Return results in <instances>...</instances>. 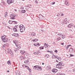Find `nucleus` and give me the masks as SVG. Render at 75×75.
I'll use <instances>...</instances> for the list:
<instances>
[{"mask_svg":"<svg viewBox=\"0 0 75 75\" xmlns=\"http://www.w3.org/2000/svg\"><path fill=\"white\" fill-rule=\"evenodd\" d=\"M32 41H33V42H35V39L33 40Z\"/></svg>","mask_w":75,"mask_h":75,"instance_id":"obj_58","label":"nucleus"},{"mask_svg":"<svg viewBox=\"0 0 75 75\" xmlns=\"http://www.w3.org/2000/svg\"><path fill=\"white\" fill-rule=\"evenodd\" d=\"M69 52L70 53H73V51H74V49L71 47H70L69 49Z\"/></svg>","mask_w":75,"mask_h":75,"instance_id":"obj_17","label":"nucleus"},{"mask_svg":"<svg viewBox=\"0 0 75 75\" xmlns=\"http://www.w3.org/2000/svg\"><path fill=\"white\" fill-rule=\"evenodd\" d=\"M14 50L15 51H18V49L16 48V49H15Z\"/></svg>","mask_w":75,"mask_h":75,"instance_id":"obj_49","label":"nucleus"},{"mask_svg":"<svg viewBox=\"0 0 75 75\" xmlns=\"http://www.w3.org/2000/svg\"><path fill=\"white\" fill-rule=\"evenodd\" d=\"M57 41H59V40H61V38H57Z\"/></svg>","mask_w":75,"mask_h":75,"instance_id":"obj_44","label":"nucleus"},{"mask_svg":"<svg viewBox=\"0 0 75 75\" xmlns=\"http://www.w3.org/2000/svg\"><path fill=\"white\" fill-rule=\"evenodd\" d=\"M65 65L62 62H60L58 64H57L56 65V68H57L59 69H62V68L61 66H64Z\"/></svg>","mask_w":75,"mask_h":75,"instance_id":"obj_1","label":"nucleus"},{"mask_svg":"<svg viewBox=\"0 0 75 75\" xmlns=\"http://www.w3.org/2000/svg\"><path fill=\"white\" fill-rule=\"evenodd\" d=\"M58 58V56H55V55H53L52 56V58L53 59H55Z\"/></svg>","mask_w":75,"mask_h":75,"instance_id":"obj_22","label":"nucleus"},{"mask_svg":"<svg viewBox=\"0 0 75 75\" xmlns=\"http://www.w3.org/2000/svg\"><path fill=\"white\" fill-rule=\"evenodd\" d=\"M22 67L23 68H26L28 69V70L30 72H31V69L29 68V67H28V66H25V64H23L22 65Z\"/></svg>","mask_w":75,"mask_h":75,"instance_id":"obj_4","label":"nucleus"},{"mask_svg":"<svg viewBox=\"0 0 75 75\" xmlns=\"http://www.w3.org/2000/svg\"><path fill=\"white\" fill-rule=\"evenodd\" d=\"M39 19H42V17H44V16L42 15L41 14H40L39 15Z\"/></svg>","mask_w":75,"mask_h":75,"instance_id":"obj_25","label":"nucleus"},{"mask_svg":"<svg viewBox=\"0 0 75 75\" xmlns=\"http://www.w3.org/2000/svg\"><path fill=\"white\" fill-rule=\"evenodd\" d=\"M16 16V15L14 14H12L11 16L10 19L12 20H14L15 19V17Z\"/></svg>","mask_w":75,"mask_h":75,"instance_id":"obj_8","label":"nucleus"},{"mask_svg":"<svg viewBox=\"0 0 75 75\" xmlns=\"http://www.w3.org/2000/svg\"><path fill=\"white\" fill-rule=\"evenodd\" d=\"M54 52H55L56 53H57L58 52V50H55L54 51Z\"/></svg>","mask_w":75,"mask_h":75,"instance_id":"obj_54","label":"nucleus"},{"mask_svg":"<svg viewBox=\"0 0 75 75\" xmlns=\"http://www.w3.org/2000/svg\"><path fill=\"white\" fill-rule=\"evenodd\" d=\"M7 27H8V28H9V29H10V27H9L8 26H7Z\"/></svg>","mask_w":75,"mask_h":75,"instance_id":"obj_63","label":"nucleus"},{"mask_svg":"<svg viewBox=\"0 0 75 75\" xmlns=\"http://www.w3.org/2000/svg\"><path fill=\"white\" fill-rule=\"evenodd\" d=\"M7 63L8 64V65H11V62H10V61H8L7 62Z\"/></svg>","mask_w":75,"mask_h":75,"instance_id":"obj_33","label":"nucleus"},{"mask_svg":"<svg viewBox=\"0 0 75 75\" xmlns=\"http://www.w3.org/2000/svg\"><path fill=\"white\" fill-rule=\"evenodd\" d=\"M61 45H63L64 44V43H61Z\"/></svg>","mask_w":75,"mask_h":75,"instance_id":"obj_59","label":"nucleus"},{"mask_svg":"<svg viewBox=\"0 0 75 75\" xmlns=\"http://www.w3.org/2000/svg\"><path fill=\"white\" fill-rule=\"evenodd\" d=\"M12 35L14 37H18L19 36V34L17 33H14Z\"/></svg>","mask_w":75,"mask_h":75,"instance_id":"obj_13","label":"nucleus"},{"mask_svg":"<svg viewBox=\"0 0 75 75\" xmlns=\"http://www.w3.org/2000/svg\"><path fill=\"white\" fill-rule=\"evenodd\" d=\"M66 37V36H65V35H64V34H62V38H63V39H64Z\"/></svg>","mask_w":75,"mask_h":75,"instance_id":"obj_28","label":"nucleus"},{"mask_svg":"<svg viewBox=\"0 0 75 75\" xmlns=\"http://www.w3.org/2000/svg\"><path fill=\"white\" fill-rule=\"evenodd\" d=\"M73 71L74 72H75V69H73Z\"/></svg>","mask_w":75,"mask_h":75,"instance_id":"obj_56","label":"nucleus"},{"mask_svg":"<svg viewBox=\"0 0 75 75\" xmlns=\"http://www.w3.org/2000/svg\"><path fill=\"white\" fill-rule=\"evenodd\" d=\"M62 75H65V74H62Z\"/></svg>","mask_w":75,"mask_h":75,"instance_id":"obj_64","label":"nucleus"},{"mask_svg":"<svg viewBox=\"0 0 75 75\" xmlns=\"http://www.w3.org/2000/svg\"><path fill=\"white\" fill-rule=\"evenodd\" d=\"M18 25H15V27L13 28V31H14L15 32L17 31V28H18Z\"/></svg>","mask_w":75,"mask_h":75,"instance_id":"obj_7","label":"nucleus"},{"mask_svg":"<svg viewBox=\"0 0 75 75\" xmlns=\"http://www.w3.org/2000/svg\"><path fill=\"white\" fill-rule=\"evenodd\" d=\"M57 75H62V74L61 73H58L57 74Z\"/></svg>","mask_w":75,"mask_h":75,"instance_id":"obj_43","label":"nucleus"},{"mask_svg":"<svg viewBox=\"0 0 75 75\" xmlns=\"http://www.w3.org/2000/svg\"><path fill=\"white\" fill-rule=\"evenodd\" d=\"M70 46H71V45H68L67 46V47H66V50H68V48H69V47H70Z\"/></svg>","mask_w":75,"mask_h":75,"instance_id":"obj_35","label":"nucleus"},{"mask_svg":"<svg viewBox=\"0 0 75 75\" xmlns=\"http://www.w3.org/2000/svg\"><path fill=\"white\" fill-rule=\"evenodd\" d=\"M33 54L35 55H38L39 53L37 52H36L33 53Z\"/></svg>","mask_w":75,"mask_h":75,"instance_id":"obj_37","label":"nucleus"},{"mask_svg":"<svg viewBox=\"0 0 75 75\" xmlns=\"http://www.w3.org/2000/svg\"><path fill=\"white\" fill-rule=\"evenodd\" d=\"M7 71V72H10L8 70V71Z\"/></svg>","mask_w":75,"mask_h":75,"instance_id":"obj_62","label":"nucleus"},{"mask_svg":"<svg viewBox=\"0 0 75 75\" xmlns=\"http://www.w3.org/2000/svg\"><path fill=\"white\" fill-rule=\"evenodd\" d=\"M58 35H62V33H59L57 34Z\"/></svg>","mask_w":75,"mask_h":75,"instance_id":"obj_55","label":"nucleus"},{"mask_svg":"<svg viewBox=\"0 0 75 75\" xmlns=\"http://www.w3.org/2000/svg\"><path fill=\"white\" fill-rule=\"evenodd\" d=\"M21 9H24V7L23 6H21L20 7Z\"/></svg>","mask_w":75,"mask_h":75,"instance_id":"obj_47","label":"nucleus"},{"mask_svg":"<svg viewBox=\"0 0 75 75\" xmlns=\"http://www.w3.org/2000/svg\"><path fill=\"white\" fill-rule=\"evenodd\" d=\"M16 47H17L19 49H20L21 48V46H20V45L21 44H16Z\"/></svg>","mask_w":75,"mask_h":75,"instance_id":"obj_18","label":"nucleus"},{"mask_svg":"<svg viewBox=\"0 0 75 75\" xmlns=\"http://www.w3.org/2000/svg\"><path fill=\"white\" fill-rule=\"evenodd\" d=\"M68 19L67 18H65L64 20V21L65 23H67L68 22V21H67Z\"/></svg>","mask_w":75,"mask_h":75,"instance_id":"obj_32","label":"nucleus"},{"mask_svg":"<svg viewBox=\"0 0 75 75\" xmlns=\"http://www.w3.org/2000/svg\"><path fill=\"white\" fill-rule=\"evenodd\" d=\"M55 2H52L51 3V4L52 5H53V4H55Z\"/></svg>","mask_w":75,"mask_h":75,"instance_id":"obj_48","label":"nucleus"},{"mask_svg":"<svg viewBox=\"0 0 75 75\" xmlns=\"http://www.w3.org/2000/svg\"><path fill=\"white\" fill-rule=\"evenodd\" d=\"M20 59H21V60H22V59H23V56H21L20 57Z\"/></svg>","mask_w":75,"mask_h":75,"instance_id":"obj_40","label":"nucleus"},{"mask_svg":"<svg viewBox=\"0 0 75 75\" xmlns=\"http://www.w3.org/2000/svg\"><path fill=\"white\" fill-rule=\"evenodd\" d=\"M23 59H25V56H23Z\"/></svg>","mask_w":75,"mask_h":75,"instance_id":"obj_53","label":"nucleus"},{"mask_svg":"<svg viewBox=\"0 0 75 75\" xmlns=\"http://www.w3.org/2000/svg\"><path fill=\"white\" fill-rule=\"evenodd\" d=\"M33 69L36 70V71H41V70H42V67L40 66H34Z\"/></svg>","mask_w":75,"mask_h":75,"instance_id":"obj_3","label":"nucleus"},{"mask_svg":"<svg viewBox=\"0 0 75 75\" xmlns=\"http://www.w3.org/2000/svg\"><path fill=\"white\" fill-rule=\"evenodd\" d=\"M70 57H74V55L71 54H70Z\"/></svg>","mask_w":75,"mask_h":75,"instance_id":"obj_52","label":"nucleus"},{"mask_svg":"<svg viewBox=\"0 0 75 75\" xmlns=\"http://www.w3.org/2000/svg\"><path fill=\"white\" fill-rule=\"evenodd\" d=\"M19 28L20 29L24 28V26L22 24L21 25L19 26Z\"/></svg>","mask_w":75,"mask_h":75,"instance_id":"obj_27","label":"nucleus"},{"mask_svg":"<svg viewBox=\"0 0 75 75\" xmlns=\"http://www.w3.org/2000/svg\"><path fill=\"white\" fill-rule=\"evenodd\" d=\"M35 3L36 4H37L38 3V1H37V0H36L35 1Z\"/></svg>","mask_w":75,"mask_h":75,"instance_id":"obj_50","label":"nucleus"},{"mask_svg":"<svg viewBox=\"0 0 75 75\" xmlns=\"http://www.w3.org/2000/svg\"><path fill=\"white\" fill-rule=\"evenodd\" d=\"M64 24H67V23H65L64 22H62V25H64Z\"/></svg>","mask_w":75,"mask_h":75,"instance_id":"obj_45","label":"nucleus"},{"mask_svg":"<svg viewBox=\"0 0 75 75\" xmlns=\"http://www.w3.org/2000/svg\"><path fill=\"white\" fill-rule=\"evenodd\" d=\"M64 16V14L62 13H61L60 14H59V13H58L57 15V16Z\"/></svg>","mask_w":75,"mask_h":75,"instance_id":"obj_23","label":"nucleus"},{"mask_svg":"<svg viewBox=\"0 0 75 75\" xmlns=\"http://www.w3.org/2000/svg\"><path fill=\"white\" fill-rule=\"evenodd\" d=\"M50 54H52V52H51V51H50Z\"/></svg>","mask_w":75,"mask_h":75,"instance_id":"obj_61","label":"nucleus"},{"mask_svg":"<svg viewBox=\"0 0 75 75\" xmlns=\"http://www.w3.org/2000/svg\"><path fill=\"white\" fill-rule=\"evenodd\" d=\"M52 72H57L58 71V70L55 69H53L52 70Z\"/></svg>","mask_w":75,"mask_h":75,"instance_id":"obj_20","label":"nucleus"},{"mask_svg":"<svg viewBox=\"0 0 75 75\" xmlns=\"http://www.w3.org/2000/svg\"><path fill=\"white\" fill-rule=\"evenodd\" d=\"M25 31V28L20 29V31L21 33H23Z\"/></svg>","mask_w":75,"mask_h":75,"instance_id":"obj_21","label":"nucleus"},{"mask_svg":"<svg viewBox=\"0 0 75 75\" xmlns=\"http://www.w3.org/2000/svg\"><path fill=\"white\" fill-rule=\"evenodd\" d=\"M9 54H10L11 55H12V56H13V55H14L13 52L11 51V52L9 53Z\"/></svg>","mask_w":75,"mask_h":75,"instance_id":"obj_39","label":"nucleus"},{"mask_svg":"<svg viewBox=\"0 0 75 75\" xmlns=\"http://www.w3.org/2000/svg\"><path fill=\"white\" fill-rule=\"evenodd\" d=\"M35 42H37V41H38V40L37 39H35Z\"/></svg>","mask_w":75,"mask_h":75,"instance_id":"obj_51","label":"nucleus"},{"mask_svg":"<svg viewBox=\"0 0 75 75\" xmlns=\"http://www.w3.org/2000/svg\"><path fill=\"white\" fill-rule=\"evenodd\" d=\"M11 50L10 49H6L5 50V52L6 54H9L10 52H11Z\"/></svg>","mask_w":75,"mask_h":75,"instance_id":"obj_6","label":"nucleus"},{"mask_svg":"<svg viewBox=\"0 0 75 75\" xmlns=\"http://www.w3.org/2000/svg\"><path fill=\"white\" fill-rule=\"evenodd\" d=\"M8 14V13H7V12H6L5 13V17H7V16H8V15H7Z\"/></svg>","mask_w":75,"mask_h":75,"instance_id":"obj_36","label":"nucleus"},{"mask_svg":"<svg viewBox=\"0 0 75 75\" xmlns=\"http://www.w3.org/2000/svg\"><path fill=\"white\" fill-rule=\"evenodd\" d=\"M9 46V45L8 43H6V44H4L3 46V47H8Z\"/></svg>","mask_w":75,"mask_h":75,"instance_id":"obj_24","label":"nucleus"},{"mask_svg":"<svg viewBox=\"0 0 75 75\" xmlns=\"http://www.w3.org/2000/svg\"><path fill=\"white\" fill-rule=\"evenodd\" d=\"M13 42L15 44H18V42L17 40H14L13 41Z\"/></svg>","mask_w":75,"mask_h":75,"instance_id":"obj_26","label":"nucleus"},{"mask_svg":"<svg viewBox=\"0 0 75 75\" xmlns=\"http://www.w3.org/2000/svg\"><path fill=\"white\" fill-rule=\"evenodd\" d=\"M15 73L16 75H21L20 72L19 71L16 70L15 71Z\"/></svg>","mask_w":75,"mask_h":75,"instance_id":"obj_10","label":"nucleus"},{"mask_svg":"<svg viewBox=\"0 0 75 75\" xmlns=\"http://www.w3.org/2000/svg\"><path fill=\"white\" fill-rule=\"evenodd\" d=\"M33 45H34V46H35V47H39V46L40 45V43H34Z\"/></svg>","mask_w":75,"mask_h":75,"instance_id":"obj_12","label":"nucleus"},{"mask_svg":"<svg viewBox=\"0 0 75 75\" xmlns=\"http://www.w3.org/2000/svg\"><path fill=\"white\" fill-rule=\"evenodd\" d=\"M8 23L9 24H13V21H8Z\"/></svg>","mask_w":75,"mask_h":75,"instance_id":"obj_31","label":"nucleus"},{"mask_svg":"<svg viewBox=\"0 0 75 75\" xmlns=\"http://www.w3.org/2000/svg\"><path fill=\"white\" fill-rule=\"evenodd\" d=\"M40 50H43L44 49V46H41L39 47Z\"/></svg>","mask_w":75,"mask_h":75,"instance_id":"obj_38","label":"nucleus"},{"mask_svg":"<svg viewBox=\"0 0 75 75\" xmlns=\"http://www.w3.org/2000/svg\"><path fill=\"white\" fill-rule=\"evenodd\" d=\"M13 24H17V22L15 21H13Z\"/></svg>","mask_w":75,"mask_h":75,"instance_id":"obj_46","label":"nucleus"},{"mask_svg":"<svg viewBox=\"0 0 75 75\" xmlns=\"http://www.w3.org/2000/svg\"><path fill=\"white\" fill-rule=\"evenodd\" d=\"M25 54H26V55H28V53L27 52H26V53Z\"/></svg>","mask_w":75,"mask_h":75,"instance_id":"obj_57","label":"nucleus"},{"mask_svg":"<svg viewBox=\"0 0 75 75\" xmlns=\"http://www.w3.org/2000/svg\"><path fill=\"white\" fill-rule=\"evenodd\" d=\"M7 2L8 4H10L11 3H14V0H7Z\"/></svg>","mask_w":75,"mask_h":75,"instance_id":"obj_5","label":"nucleus"},{"mask_svg":"<svg viewBox=\"0 0 75 75\" xmlns=\"http://www.w3.org/2000/svg\"><path fill=\"white\" fill-rule=\"evenodd\" d=\"M51 68L50 66H48L46 68V69L47 71H50V70H51Z\"/></svg>","mask_w":75,"mask_h":75,"instance_id":"obj_16","label":"nucleus"},{"mask_svg":"<svg viewBox=\"0 0 75 75\" xmlns=\"http://www.w3.org/2000/svg\"><path fill=\"white\" fill-rule=\"evenodd\" d=\"M57 59L59 61H61V60H62V58H61V57H59L58 56H57Z\"/></svg>","mask_w":75,"mask_h":75,"instance_id":"obj_29","label":"nucleus"},{"mask_svg":"<svg viewBox=\"0 0 75 75\" xmlns=\"http://www.w3.org/2000/svg\"><path fill=\"white\" fill-rule=\"evenodd\" d=\"M1 38L4 42H6L8 41V38H7L6 35H3L1 37Z\"/></svg>","mask_w":75,"mask_h":75,"instance_id":"obj_2","label":"nucleus"},{"mask_svg":"<svg viewBox=\"0 0 75 75\" xmlns=\"http://www.w3.org/2000/svg\"><path fill=\"white\" fill-rule=\"evenodd\" d=\"M13 64L12 65V66L13 67H14L16 66V65H15L16 63H15L14 62H13Z\"/></svg>","mask_w":75,"mask_h":75,"instance_id":"obj_42","label":"nucleus"},{"mask_svg":"<svg viewBox=\"0 0 75 75\" xmlns=\"http://www.w3.org/2000/svg\"><path fill=\"white\" fill-rule=\"evenodd\" d=\"M20 52L22 55H24V54H25V53H26V52L23 50H20Z\"/></svg>","mask_w":75,"mask_h":75,"instance_id":"obj_11","label":"nucleus"},{"mask_svg":"<svg viewBox=\"0 0 75 75\" xmlns=\"http://www.w3.org/2000/svg\"><path fill=\"white\" fill-rule=\"evenodd\" d=\"M65 4L66 6H69V3L67 0H65Z\"/></svg>","mask_w":75,"mask_h":75,"instance_id":"obj_19","label":"nucleus"},{"mask_svg":"<svg viewBox=\"0 0 75 75\" xmlns=\"http://www.w3.org/2000/svg\"><path fill=\"white\" fill-rule=\"evenodd\" d=\"M49 46V45H48V43H45L44 44V47L46 48H48V47Z\"/></svg>","mask_w":75,"mask_h":75,"instance_id":"obj_15","label":"nucleus"},{"mask_svg":"<svg viewBox=\"0 0 75 75\" xmlns=\"http://www.w3.org/2000/svg\"><path fill=\"white\" fill-rule=\"evenodd\" d=\"M49 57L50 56H49V55L48 54H46L45 56V57L46 58H49Z\"/></svg>","mask_w":75,"mask_h":75,"instance_id":"obj_30","label":"nucleus"},{"mask_svg":"<svg viewBox=\"0 0 75 75\" xmlns=\"http://www.w3.org/2000/svg\"><path fill=\"white\" fill-rule=\"evenodd\" d=\"M25 10H21V12L22 13H25Z\"/></svg>","mask_w":75,"mask_h":75,"instance_id":"obj_34","label":"nucleus"},{"mask_svg":"<svg viewBox=\"0 0 75 75\" xmlns=\"http://www.w3.org/2000/svg\"><path fill=\"white\" fill-rule=\"evenodd\" d=\"M56 62H58V61L57 60H56Z\"/></svg>","mask_w":75,"mask_h":75,"instance_id":"obj_60","label":"nucleus"},{"mask_svg":"<svg viewBox=\"0 0 75 75\" xmlns=\"http://www.w3.org/2000/svg\"><path fill=\"white\" fill-rule=\"evenodd\" d=\"M74 24H73V23H70L69 25H68V28H72Z\"/></svg>","mask_w":75,"mask_h":75,"instance_id":"obj_9","label":"nucleus"},{"mask_svg":"<svg viewBox=\"0 0 75 75\" xmlns=\"http://www.w3.org/2000/svg\"><path fill=\"white\" fill-rule=\"evenodd\" d=\"M28 62V60L25 61L24 62L25 64H27Z\"/></svg>","mask_w":75,"mask_h":75,"instance_id":"obj_41","label":"nucleus"},{"mask_svg":"<svg viewBox=\"0 0 75 75\" xmlns=\"http://www.w3.org/2000/svg\"><path fill=\"white\" fill-rule=\"evenodd\" d=\"M30 35H32V37H35V35H36V33H35L33 32L32 33H31L30 34Z\"/></svg>","mask_w":75,"mask_h":75,"instance_id":"obj_14","label":"nucleus"}]
</instances>
